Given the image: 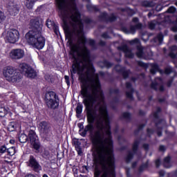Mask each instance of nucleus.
Segmentation results:
<instances>
[{
	"label": "nucleus",
	"mask_w": 177,
	"mask_h": 177,
	"mask_svg": "<svg viewBox=\"0 0 177 177\" xmlns=\"http://www.w3.org/2000/svg\"><path fill=\"white\" fill-rule=\"evenodd\" d=\"M7 153L8 156H10V157H12V156H15V154H16V147H11L7 149Z\"/></svg>",
	"instance_id": "e433bc0d"
},
{
	"label": "nucleus",
	"mask_w": 177,
	"mask_h": 177,
	"mask_svg": "<svg viewBox=\"0 0 177 177\" xmlns=\"http://www.w3.org/2000/svg\"><path fill=\"white\" fill-rule=\"evenodd\" d=\"M126 88L127 89H130L129 91L126 92L127 98L130 99V100H133V92H135V89L132 87V83L129 82H126Z\"/></svg>",
	"instance_id": "a211bd4d"
},
{
	"label": "nucleus",
	"mask_w": 177,
	"mask_h": 177,
	"mask_svg": "<svg viewBox=\"0 0 177 177\" xmlns=\"http://www.w3.org/2000/svg\"><path fill=\"white\" fill-rule=\"evenodd\" d=\"M141 5L142 6H144V8H151L153 7V1L145 0L142 1Z\"/></svg>",
	"instance_id": "58836bf2"
},
{
	"label": "nucleus",
	"mask_w": 177,
	"mask_h": 177,
	"mask_svg": "<svg viewBox=\"0 0 177 177\" xmlns=\"http://www.w3.org/2000/svg\"><path fill=\"white\" fill-rule=\"evenodd\" d=\"M147 133L149 136V138H150V136H151V135H153L154 133V129H147Z\"/></svg>",
	"instance_id": "603ef678"
},
{
	"label": "nucleus",
	"mask_w": 177,
	"mask_h": 177,
	"mask_svg": "<svg viewBox=\"0 0 177 177\" xmlns=\"http://www.w3.org/2000/svg\"><path fill=\"white\" fill-rule=\"evenodd\" d=\"M55 6L58 12V16L62 20L64 24L67 26V19H68V10L71 15L69 19L73 23L71 26L73 31H76L77 35L84 34V22L81 19V12L77 8L75 0H55Z\"/></svg>",
	"instance_id": "7ed1b4c3"
},
{
	"label": "nucleus",
	"mask_w": 177,
	"mask_h": 177,
	"mask_svg": "<svg viewBox=\"0 0 177 177\" xmlns=\"http://www.w3.org/2000/svg\"><path fill=\"white\" fill-rule=\"evenodd\" d=\"M137 64L139 67H142L143 68H147V67H149V64H146L142 61H138Z\"/></svg>",
	"instance_id": "37998d69"
},
{
	"label": "nucleus",
	"mask_w": 177,
	"mask_h": 177,
	"mask_svg": "<svg viewBox=\"0 0 177 177\" xmlns=\"http://www.w3.org/2000/svg\"><path fill=\"white\" fill-rule=\"evenodd\" d=\"M176 12V8L175 6H170L167 9V13H175Z\"/></svg>",
	"instance_id": "de8ad7c7"
},
{
	"label": "nucleus",
	"mask_w": 177,
	"mask_h": 177,
	"mask_svg": "<svg viewBox=\"0 0 177 177\" xmlns=\"http://www.w3.org/2000/svg\"><path fill=\"white\" fill-rule=\"evenodd\" d=\"M84 23L86 24H91V23H93V20L91 19L90 18H86L84 19Z\"/></svg>",
	"instance_id": "e2e57ef3"
},
{
	"label": "nucleus",
	"mask_w": 177,
	"mask_h": 177,
	"mask_svg": "<svg viewBox=\"0 0 177 177\" xmlns=\"http://www.w3.org/2000/svg\"><path fill=\"white\" fill-rule=\"evenodd\" d=\"M135 156V153L131 151H129L128 154L127 155L125 158L126 162H131V160L133 159V157Z\"/></svg>",
	"instance_id": "c9c22d12"
},
{
	"label": "nucleus",
	"mask_w": 177,
	"mask_h": 177,
	"mask_svg": "<svg viewBox=\"0 0 177 177\" xmlns=\"http://www.w3.org/2000/svg\"><path fill=\"white\" fill-rule=\"evenodd\" d=\"M161 111H162L161 107L158 106L156 108V111L153 113V117L155 119V127L157 128L156 133L158 138H161V136H162V127H158L160 124L162 123L163 121L162 119L160 118V113H161Z\"/></svg>",
	"instance_id": "0eeeda50"
},
{
	"label": "nucleus",
	"mask_w": 177,
	"mask_h": 177,
	"mask_svg": "<svg viewBox=\"0 0 177 177\" xmlns=\"http://www.w3.org/2000/svg\"><path fill=\"white\" fill-rule=\"evenodd\" d=\"M82 172L83 174H85L86 172H88L89 171V167L86 165H83L82 167Z\"/></svg>",
	"instance_id": "6e6d98bb"
},
{
	"label": "nucleus",
	"mask_w": 177,
	"mask_h": 177,
	"mask_svg": "<svg viewBox=\"0 0 177 177\" xmlns=\"http://www.w3.org/2000/svg\"><path fill=\"white\" fill-rule=\"evenodd\" d=\"M17 127H19V124L16 122H10L7 127L8 131L9 132H15L16 129H17Z\"/></svg>",
	"instance_id": "a878e982"
},
{
	"label": "nucleus",
	"mask_w": 177,
	"mask_h": 177,
	"mask_svg": "<svg viewBox=\"0 0 177 177\" xmlns=\"http://www.w3.org/2000/svg\"><path fill=\"white\" fill-rule=\"evenodd\" d=\"M82 109H84L82 104L78 103L75 109L77 118H81V114H82Z\"/></svg>",
	"instance_id": "c756f323"
},
{
	"label": "nucleus",
	"mask_w": 177,
	"mask_h": 177,
	"mask_svg": "<svg viewBox=\"0 0 177 177\" xmlns=\"http://www.w3.org/2000/svg\"><path fill=\"white\" fill-rule=\"evenodd\" d=\"M113 69L118 74H121L122 77L124 78V80H128V78H129V74H131V71L126 70L125 67H121V65L116 64L114 66Z\"/></svg>",
	"instance_id": "ddd939ff"
},
{
	"label": "nucleus",
	"mask_w": 177,
	"mask_h": 177,
	"mask_svg": "<svg viewBox=\"0 0 177 177\" xmlns=\"http://www.w3.org/2000/svg\"><path fill=\"white\" fill-rule=\"evenodd\" d=\"M118 50H122V52H124L125 57H127L128 59H133V54L132 53V51L129 49V47H128V45L124 44L123 46H120L118 47Z\"/></svg>",
	"instance_id": "2eb2a0df"
},
{
	"label": "nucleus",
	"mask_w": 177,
	"mask_h": 177,
	"mask_svg": "<svg viewBox=\"0 0 177 177\" xmlns=\"http://www.w3.org/2000/svg\"><path fill=\"white\" fill-rule=\"evenodd\" d=\"M77 127L79 128V132H81V131H82V129H84V123L82 122H80L77 124Z\"/></svg>",
	"instance_id": "680f3d73"
},
{
	"label": "nucleus",
	"mask_w": 177,
	"mask_h": 177,
	"mask_svg": "<svg viewBox=\"0 0 177 177\" xmlns=\"http://www.w3.org/2000/svg\"><path fill=\"white\" fill-rule=\"evenodd\" d=\"M29 27L31 29L25 35L26 42L32 48L44 49L45 46V37L42 36V28L44 24L39 21V17L32 18L29 22Z\"/></svg>",
	"instance_id": "20e7f679"
},
{
	"label": "nucleus",
	"mask_w": 177,
	"mask_h": 177,
	"mask_svg": "<svg viewBox=\"0 0 177 177\" xmlns=\"http://www.w3.org/2000/svg\"><path fill=\"white\" fill-rule=\"evenodd\" d=\"M86 8L88 10V12H95L97 13V12H100V8H99V6H94L92 4H87L86 6Z\"/></svg>",
	"instance_id": "393cba45"
},
{
	"label": "nucleus",
	"mask_w": 177,
	"mask_h": 177,
	"mask_svg": "<svg viewBox=\"0 0 177 177\" xmlns=\"http://www.w3.org/2000/svg\"><path fill=\"white\" fill-rule=\"evenodd\" d=\"M152 41L155 44H157V42H159V44H162V41H164V35H162V33L158 34L156 37L152 39Z\"/></svg>",
	"instance_id": "c85d7f7f"
},
{
	"label": "nucleus",
	"mask_w": 177,
	"mask_h": 177,
	"mask_svg": "<svg viewBox=\"0 0 177 177\" xmlns=\"http://www.w3.org/2000/svg\"><path fill=\"white\" fill-rule=\"evenodd\" d=\"M16 71L17 70L12 66H7V68L3 70V74L4 77H6L7 81H9V80H10L11 77L13 74H15Z\"/></svg>",
	"instance_id": "f3484780"
},
{
	"label": "nucleus",
	"mask_w": 177,
	"mask_h": 177,
	"mask_svg": "<svg viewBox=\"0 0 177 177\" xmlns=\"http://www.w3.org/2000/svg\"><path fill=\"white\" fill-rule=\"evenodd\" d=\"M150 160H147L145 163L141 164L138 167V173L143 174L145 171H147L149 169L150 165L149 163Z\"/></svg>",
	"instance_id": "5701e85b"
},
{
	"label": "nucleus",
	"mask_w": 177,
	"mask_h": 177,
	"mask_svg": "<svg viewBox=\"0 0 177 177\" xmlns=\"http://www.w3.org/2000/svg\"><path fill=\"white\" fill-rule=\"evenodd\" d=\"M171 30L173 31V32H177V26L174 25L171 28Z\"/></svg>",
	"instance_id": "774afa93"
},
{
	"label": "nucleus",
	"mask_w": 177,
	"mask_h": 177,
	"mask_svg": "<svg viewBox=\"0 0 177 177\" xmlns=\"http://www.w3.org/2000/svg\"><path fill=\"white\" fill-rule=\"evenodd\" d=\"M19 140L20 143H26L29 142L31 149L35 150V153H39L41 151V141L39 138L37 136V133L34 130H30L28 136L25 133H22L19 136Z\"/></svg>",
	"instance_id": "39448f33"
},
{
	"label": "nucleus",
	"mask_w": 177,
	"mask_h": 177,
	"mask_svg": "<svg viewBox=\"0 0 177 177\" xmlns=\"http://www.w3.org/2000/svg\"><path fill=\"white\" fill-rule=\"evenodd\" d=\"M53 30L56 35L59 34V26L56 25L55 24H53Z\"/></svg>",
	"instance_id": "a18cd8bd"
},
{
	"label": "nucleus",
	"mask_w": 177,
	"mask_h": 177,
	"mask_svg": "<svg viewBox=\"0 0 177 177\" xmlns=\"http://www.w3.org/2000/svg\"><path fill=\"white\" fill-rule=\"evenodd\" d=\"M77 43L84 46L88 44V45L92 46V48H96V41L93 39H87L86 37L80 38L78 39Z\"/></svg>",
	"instance_id": "dca6fc26"
},
{
	"label": "nucleus",
	"mask_w": 177,
	"mask_h": 177,
	"mask_svg": "<svg viewBox=\"0 0 177 177\" xmlns=\"http://www.w3.org/2000/svg\"><path fill=\"white\" fill-rule=\"evenodd\" d=\"M102 38H104V39H110L111 37L109 35V33L107 32H104L101 35Z\"/></svg>",
	"instance_id": "8fccbe9b"
},
{
	"label": "nucleus",
	"mask_w": 177,
	"mask_h": 177,
	"mask_svg": "<svg viewBox=\"0 0 177 177\" xmlns=\"http://www.w3.org/2000/svg\"><path fill=\"white\" fill-rule=\"evenodd\" d=\"M20 39V32L16 29H10L6 37V40L9 44H16Z\"/></svg>",
	"instance_id": "9b49d317"
},
{
	"label": "nucleus",
	"mask_w": 177,
	"mask_h": 177,
	"mask_svg": "<svg viewBox=\"0 0 177 177\" xmlns=\"http://www.w3.org/2000/svg\"><path fill=\"white\" fill-rule=\"evenodd\" d=\"M149 27L151 30H154L156 28V24L153 21H151L149 24Z\"/></svg>",
	"instance_id": "13d9d810"
},
{
	"label": "nucleus",
	"mask_w": 177,
	"mask_h": 177,
	"mask_svg": "<svg viewBox=\"0 0 177 177\" xmlns=\"http://www.w3.org/2000/svg\"><path fill=\"white\" fill-rule=\"evenodd\" d=\"M132 22L135 23L136 25L130 26L129 29L128 28L123 26L122 28V31L125 34H135L136 32V30H142L143 28V24L142 23H139V18L136 17L132 19Z\"/></svg>",
	"instance_id": "1a4fd4ad"
},
{
	"label": "nucleus",
	"mask_w": 177,
	"mask_h": 177,
	"mask_svg": "<svg viewBox=\"0 0 177 177\" xmlns=\"http://www.w3.org/2000/svg\"><path fill=\"white\" fill-rule=\"evenodd\" d=\"M120 12H125L126 13H127L128 16L131 17L135 15V10L128 7L120 8Z\"/></svg>",
	"instance_id": "2f4dec72"
},
{
	"label": "nucleus",
	"mask_w": 177,
	"mask_h": 177,
	"mask_svg": "<svg viewBox=\"0 0 177 177\" xmlns=\"http://www.w3.org/2000/svg\"><path fill=\"white\" fill-rule=\"evenodd\" d=\"M154 162H155L156 168H158L159 167H161V159L160 158H158V159L155 160Z\"/></svg>",
	"instance_id": "3c124183"
},
{
	"label": "nucleus",
	"mask_w": 177,
	"mask_h": 177,
	"mask_svg": "<svg viewBox=\"0 0 177 177\" xmlns=\"http://www.w3.org/2000/svg\"><path fill=\"white\" fill-rule=\"evenodd\" d=\"M27 165L28 167L32 168V171H34V172H36V174H39V172L42 171V166L41 165V164H39V161L37 160V158H35L34 155H30L29 156Z\"/></svg>",
	"instance_id": "9d476101"
},
{
	"label": "nucleus",
	"mask_w": 177,
	"mask_h": 177,
	"mask_svg": "<svg viewBox=\"0 0 177 177\" xmlns=\"http://www.w3.org/2000/svg\"><path fill=\"white\" fill-rule=\"evenodd\" d=\"M158 82H152L150 84V88L151 89H153V91H158Z\"/></svg>",
	"instance_id": "79ce46f5"
},
{
	"label": "nucleus",
	"mask_w": 177,
	"mask_h": 177,
	"mask_svg": "<svg viewBox=\"0 0 177 177\" xmlns=\"http://www.w3.org/2000/svg\"><path fill=\"white\" fill-rule=\"evenodd\" d=\"M122 117L125 120H129V121H131V120H132V115L129 112H124L122 114Z\"/></svg>",
	"instance_id": "a19ab883"
},
{
	"label": "nucleus",
	"mask_w": 177,
	"mask_h": 177,
	"mask_svg": "<svg viewBox=\"0 0 177 177\" xmlns=\"http://www.w3.org/2000/svg\"><path fill=\"white\" fill-rule=\"evenodd\" d=\"M8 152V148H6V145H1L0 147V153L1 154H3L4 153Z\"/></svg>",
	"instance_id": "49530a36"
},
{
	"label": "nucleus",
	"mask_w": 177,
	"mask_h": 177,
	"mask_svg": "<svg viewBox=\"0 0 177 177\" xmlns=\"http://www.w3.org/2000/svg\"><path fill=\"white\" fill-rule=\"evenodd\" d=\"M21 80V73L17 72V70L15 73H13L12 76L9 79L10 82H19Z\"/></svg>",
	"instance_id": "412c9836"
},
{
	"label": "nucleus",
	"mask_w": 177,
	"mask_h": 177,
	"mask_svg": "<svg viewBox=\"0 0 177 177\" xmlns=\"http://www.w3.org/2000/svg\"><path fill=\"white\" fill-rule=\"evenodd\" d=\"M8 11L10 16H17V15H19V12H20V8L17 5L13 4L8 6Z\"/></svg>",
	"instance_id": "6ab92c4d"
},
{
	"label": "nucleus",
	"mask_w": 177,
	"mask_h": 177,
	"mask_svg": "<svg viewBox=\"0 0 177 177\" xmlns=\"http://www.w3.org/2000/svg\"><path fill=\"white\" fill-rule=\"evenodd\" d=\"M66 39L67 38L68 44L71 46L70 55L74 58L72 69H71V78L72 83H74V74H78L79 80L81 75H84L87 80L88 84H95L97 80H95V73L96 69L93 66L92 60H91V50L86 46L83 48L80 44H74L73 40V35L71 32H68L65 35Z\"/></svg>",
	"instance_id": "f03ea898"
},
{
	"label": "nucleus",
	"mask_w": 177,
	"mask_h": 177,
	"mask_svg": "<svg viewBox=\"0 0 177 177\" xmlns=\"http://www.w3.org/2000/svg\"><path fill=\"white\" fill-rule=\"evenodd\" d=\"M146 114V112L142 109H140L138 111V115L143 117Z\"/></svg>",
	"instance_id": "69168bd1"
},
{
	"label": "nucleus",
	"mask_w": 177,
	"mask_h": 177,
	"mask_svg": "<svg viewBox=\"0 0 177 177\" xmlns=\"http://www.w3.org/2000/svg\"><path fill=\"white\" fill-rule=\"evenodd\" d=\"M159 73L160 74H165L166 75H169V74L174 73V70L172 69L171 67H167L165 68V70H160Z\"/></svg>",
	"instance_id": "f704fd0d"
},
{
	"label": "nucleus",
	"mask_w": 177,
	"mask_h": 177,
	"mask_svg": "<svg viewBox=\"0 0 177 177\" xmlns=\"http://www.w3.org/2000/svg\"><path fill=\"white\" fill-rule=\"evenodd\" d=\"M19 71L23 73L28 78L34 80L37 78V71L32 67L27 64L23 63L19 64Z\"/></svg>",
	"instance_id": "6e6552de"
},
{
	"label": "nucleus",
	"mask_w": 177,
	"mask_h": 177,
	"mask_svg": "<svg viewBox=\"0 0 177 177\" xmlns=\"http://www.w3.org/2000/svg\"><path fill=\"white\" fill-rule=\"evenodd\" d=\"M37 0H25V5L27 9L31 10Z\"/></svg>",
	"instance_id": "473e14b6"
},
{
	"label": "nucleus",
	"mask_w": 177,
	"mask_h": 177,
	"mask_svg": "<svg viewBox=\"0 0 177 177\" xmlns=\"http://www.w3.org/2000/svg\"><path fill=\"white\" fill-rule=\"evenodd\" d=\"M80 95L83 99L87 115L88 124L84 130L93 131L96 111H98L99 120L97 129L90 134L93 146V161L94 162L93 177H116L115 158L114 157V141L111 133V124L109 117L107 105L104 102V93L99 78L94 83H88L84 75L80 76ZM95 110H93V105Z\"/></svg>",
	"instance_id": "f257e3e1"
},
{
	"label": "nucleus",
	"mask_w": 177,
	"mask_h": 177,
	"mask_svg": "<svg viewBox=\"0 0 177 177\" xmlns=\"http://www.w3.org/2000/svg\"><path fill=\"white\" fill-rule=\"evenodd\" d=\"M172 160V158L171 156H167L164 158L162 165L164 168H166L169 169V168H172V162H171V160Z\"/></svg>",
	"instance_id": "4be33fe9"
},
{
	"label": "nucleus",
	"mask_w": 177,
	"mask_h": 177,
	"mask_svg": "<svg viewBox=\"0 0 177 177\" xmlns=\"http://www.w3.org/2000/svg\"><path fill=\"white\" fill-rule=\"evenodd\" d=\"M24 177H37V176L32 173H28Z\"/></svg>",
	"instance_id": "338daca9"
},
{
	"label": "nucleus",
	"mask_w": 177,
	"mask_h": 177,
	"mask_svg": "<svg viewBox=\"0 0 177 177\" xmlns=\"http://www.w3.org/2000/svg\"><path fill=\"white\" fill-rule=\"evenodd\" d=\"M10 57L14 60H20L24 57V50L21 48L12 49L10 53Z\"/></svg>",
	"instance_id": "4468645a"
},
{
	"label": "nucleus",
	"mask_w": 177,
	"mask_h": 177,
	"mask_svg": "<svg viewBox=\"0 0 177 177\" xmlns=\"http://www.w3.org/2000/svg\"><path fill=\"white\" fill-rule=\"evenodd\" d=\"M44 100L46 107L50 110H57L59 106H60L59 95L55 91L47 92Z\"/></svg>",
	"instance_id": "423d86ee"
},
{
	"label": "nucleus",
	"mask_w": 177,
	"mask_h": 177,
	"mask_svg": "<svg viewBox=\"0 0 177 177\" xmlns=\"http://www.w3.org/2000/svg\"><path fill=\"white\" fill-rule=\"evenodd\" d=\"M65 82L67 85V86L70 87L71 83H70V77L68 75L64 76Z\"/></svg>",
	"instance_id": "864d4df0"
},
{
	"label": "nucleus",
	"mask_w": 177,
	"mask_h": 177,
	"mask_svg": "<svg viewBox=\"0 0 177 177\" xmlns=\"http://www.w3.org/2000/svg\"><path fill=\"white\" fill-rule=\"evenodd\" d=\"M109 93L114 95H120V89L119 88L111 89L109 91Z\"/></svg>",
	"instance_id": "09e8293b"
},
{
	"label": "nucleus",
	"mask_w": 177,
	"mask_h": 177,
	"mask_svg": "<svg viewBox=\"0 0 177 177\" xmlns=\"http://www.w3.org/2000/svg\"><path fill=\"white\" fill-rule=\"evenodd\" d=\"M6 19V16H5V13L0 10V24H2L5 21Z\"/></svg>",
	"instance_id": "c03bdc74"
},
{
	"label": "nucleus",
	"mask_w": 177,
	"mask_h": 177,
	"mask_svg": "<svg viewBox=\"0 0 177 177\" xmlns=\"http://www.w3.org/2000/svg\"><path fill=\"white\" fill-rule=\"evenodd\" d=\"M170 52L169 53V56L171 59H176V55L174 52H176L177 50V46L173 45L169 47Z\"/></svg>",
	"instance_id": "bb28decb"
},
{
	"label": "nucleus",
	"mask_w": 177,
	"mask_h": 177,
	"mask_svg": "<svg viewBox=\"0 0 177 177\" xmlns=\"http://www.w3.org/2000/svg\"><path fill=\"white\" fill-rule=\"evenodd\" d=\"M73 145L75 146V149L77 152L78 156H82V148L81 147V142L78 140H75L73 141Z\"/></svg>",
	"instance_id": "b1692460"
},
{
	"label": "nucleus",
	"mask_w": 177,
	"mask_h": 177,
	"mask_svg": "<svg viewBox=\"0 0 177 177\" xmlns=\"http://www.w3.org/2000/svg\"><path fill=\"white\" fill-rule=\"evenodd\" d=\"M102 64L104 67H106V68H111V67H113V66L114 65V64L109 62L107 59H104L102 61Z\"/></svg>",
	"instance_id": "4c0bfd02"
},
{
	"label": "nucleus",
	"mask_w": 177,
	"mask_h": 177,
	"mask_svg": "<svg viewBox=\"0 0 177 177\" xmlns=\"http://www.w3.org/2000/svg\"><path fill=\"white\" fill-rule=\"evenodd\" d=\"M136 55L138 59L145 58V52H143V47L142 46H138L137 47V52Z\"/></svg>",
	"instance_id": "cd10ccee"
},
{
	"label": "nucleus",
	"mask_w": 177,
	"mask_h": 177,
	"mask_svg": "<svg viewBox=\"0 0 177 177\" xmlns=\"http://www.w3.org/2000/svg\"><path fill=\"white\" fill-rule=\"evenodd\" d=\"M39 127L44 133H49V131H50V123L49 122L41 121L39 123Z\"/></svg>",
	"instance_id": "aec40b11"
},
{
	"label": "nucleus",
	"mask_w": 177,
	"mask_h": 177,
	"mask_svg": "<svg viewBox=\"0 0 177 177\" xmlns=\"http://www.w3.org/2000/svg\"><path fill=\"white\" fill-rule=\"evenodd\" d=\"M167 148L164 145H160L159 146V151H162L163 153L166 151Z\"/></svg>",
	"instance_id": "0e129e2a"
},
{
	"label": "nucleus",
	"mask_w": 177,
	"mask_h": 177,
	"mask_svg": "<svg viewBox=\"0 0 177 177\" xmlns=\"http://www.w3.org/2000/svg\"><path fill=\"white\" fill-rule=\"evenodd\" d=\"M174 82V77H171L170 80H169L167 82V86L168 88H171V86H172V83Z\"/></svg>",
	"instance_id": "5fc2aeb1"
},
{
	"label": "nucleus",
	"mask_w": 177,
	"mask_h": 177,
	"mask_svg": "<svg viewBox=\"0 0 177 177\" xmlns=\"http://www.w3.org/2000/svg\"><path fill=\"white\" fill-rule=\"evenodd\" d=\"M142 147L146 151H149V149H150V145L149 144H143Z\"/></svg>",
	"instance_id": "052dcab7"
},
{
	"label": "nucleus",
	"mask_w": 177,
	"mask_h": 177,
	"mask_svg": "<svg viewBox=\"0 0 177 177\" xmlns=\"http://www.w3.org/2000/svg\"><path fill=\"white\" fill-rule=\"evenodd\" d=\"M140 145V141L139 140H136L134 141L132 146V153L136 154L138 153V150H139V145Z\"/></svg>",
	"instance_id": "7c9ffc66"
},
{
	"label": "nucleus",
	"mask_w": 177,
	"mask_h": 177,
	"mask_svg": "<svg viewBox=\"0 0 177 177\" xmlns=\"http://www.w3.org/2000/svg\"><path fill=\"white\" fill-rule=\"evenodd\" d=\"M107 45V43L103 40H100L98 42V46H106Z\"/></svg>",
	"instance_id": "bf43d9fd"
},
{
	"label": "nucleus",
	"mask_w": 177,
	"mask_h": 177,
	"mask_svg": "<svg viewBox=\"0 0 177 177\" xmlns=\"http://www.w3.org/2000/svg\"><path fill=\"white\" fill-rule=\"evenodd\" d=\"M98 19L100 20V21H103L104 23L108 24V23H114V21H116L117 16L114 15V13H111L110 15H109V13L104 11L100 14Z\"/></svg>",
	"instance_id": "f8f14e48"
},
{
	"label": "nucleus",
	"mask_w": 177,
	"mask_h": 177,
	"mask_svg": "<svg viewBox=\"0 0 177 177\" xmlns=\"http://www.w3.org/2000/svg\"><path fill=\"white\" fill-rule=\"evenodd\" d=\"M160 66H158V64H153L151 65V68L150 69V73L151 74H152L153 75H154V74H156L157 73V71H158L160 73Z\"/></svg>",
	"instance_id": "72a5a7b5"
},
{
	"label": "nucleus",
	"mask_w": 177,
	"mask_h": 177,
	"mask_svg": "<svg viewBox=\"0 0 177 177\" xmlns=\"http://www.w3.org/2000/svg\"><path fill=\"white\" fill-rule=\"evenodd\" d=\"M80 136H82V138H86V133H88V131L84 129V131L79 132Z\"/></svg>",
	"instance_id": "4d7b16f0"
},
{
	"label": "nucleus",
	"mask_w": 177,
	"mask_h": 177,
	"mask_svg": "<svg viewBox=\"0 0 177 177\" xmlns=\"http://www.w3.org/2000/svg\"><path fill=\"white\" fill-rule=\"evenodd\" d=\"M8 115V109L0 106V117L3 118Z\"/></svg>",
	"instance_id": "ea45409f"
}]
</instances>
